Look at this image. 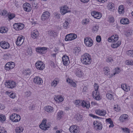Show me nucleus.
I'll return each instance as SVG.
<instances>
[{"label": "nucleus", "mask_w": 133, "mask_h": 133, "mask_svg": "<svg viewBox=\"0 0 133 133\" xmlns=\"http://www.w3.org/2000/svg\"><path fill=\"white\" fill-rule=\"evenodd\" d=\"M109 21L110 22H113L114 21V18L112 16H110L109 17Z\"/></svg>", "instance_id": "54"}, {"label": "nucleus", "mask_w": 133, "mask_h": 133, "mask_svg": "<svg viewBox=\"0 0 133 133\" xmlns=\"http://www.w3.org/2000/svg\"><path fill=\"white\" fill-rule=\"evenodd\" d=\"M55 100L57 102H61L64 100V99L61 95H58L54 98Z\"/></svg>", "instance_id": "26"}, {"label": "nucleus", "mask_w": 133, "mask_h": 133, "mask_svg": "<svg viewBox=\"0 0 133 133\" xmlns=\"http://www.w3.org/2000/svg\"><path fill=\"white\" fill-rule=\"evenodd\" d=\"M101 38L100 36L98 35L96 37V41L98 42H100L101 40Z\"/></svg>", "instance_id": "56"}, {"label": "nucleus", "mask_w": 133, "mask_h": 133, "mask_svg": "<svg viewBox=\"0 0 133 133\" xmlns=\"http://www.w3.org/2000/svg\"><path fill=\"white\" fill-rule=\"evenodd\" d=\"M107 7L108 9L110 11H113L115 9V5L112 2L109 3Z\"/></svg>", "instance_id": "25"}, {"label": "nucleus", "mask_w": 133, "mask_h": 133, "mask_svg": "<svg viewBox=\"0 0 133 133\" xmlns=\"http://www.w3.org/2000/svg\"><path fill=\"white\" fill-rule=\"evenodd\" d=\"M69 129L71 133H78L79 132L78 127L75 125L71 126Z\"/></svg>", "instance_id": "5"}, {"label": "nucleus", "mask_w": 133, "mask_h": 133, "mask_svg": "<svg viewBox=\"0 0 133 133\" xmlns=\"http://www.w3.org/2000/svg\"><path fill=\"white\" fill-rule=\"evenodd\" d=\"M23 129L22 127H19L16 128L15 130V131L17 133H19L23 131Z\"/></svg>", "instance_id": "38"}, {"label": "nucleus", "mask_w": 133, "mask_h": 133, "mask_svg": "<svg viewBox=\"0 0 133 133\" xmlns=\"http://www.w3.org/2000/svg\"><path fill=\"white\" fill-rule=\"evenodd\" d=\"M115 72L117 74H118L120 72L119 68H116L115 69Z\"/></svg>", "instance_id": "64"}, {"label": "nucleus", "mask_w": 133, "mask_h": 133, "mask_svg": "<svg viewBox=\"0 0 133 133\" xmlns=\"http://www.w3.org/2000/svg\"><path fill=\"white\" fill-rule=\"evenodd\" d=\"M10 119L14 122H17L19 121L21 119L19 115L16 114H14L10 115Z\"/></svg>", "instance_id": "3"}, {"label": "nucleus", "mask_w": 133, "mask_h": 133, "mask_svg": "<svg viewBox=\"0 0 133 133\" xmlns=\"http://www.w3.org/2000/svg\"><path fill=\"white\" fill-rule=\"evenodd\" d=\"M112 40L114 42H116L118 40V35H116L115 36H112Z\"/></svg>", "instance_id": "40"}, {"label": "nucleus", "mask_w": 133, "mask_h": 133, "mask_svg": "<svg viewBox=\"0 0 133 133\" xmlns=\"http://www.w3.org/2000/svg\"><path fill=\"white\" fill-rule=\"evenodd\" d=\"M103 70L104 71V73L105 75H108L109 74L110 70L108 67H105L104 68Z\"/></svg>", "instance_id": "35"}, {"label": "nucleus", "mask_w": 133, "mask_h": 133, "mask_svg": "<svg viewBox=\"0 0 133 133\" xmlns=\"http://www.w3.org/2000/svg\"><path fill=\"white\" fill-rule=\"evenodd\" d=\"M6 119L5 116L3 114H0V120L2 122H3Z\"/></svg>", "instance_id": "41"}, {"label": "nucleus", "mask_w": 133, "mask_h": 133, "mask_svg": "<svg viewBox=\"0 0 133 133\" xmlns=\"http://www.w3.org/2000/svg\"><path fill=\"white\" fill-rule=\"evenodd\" d=\"M34 81L36 84L38 85L41 84L43 82L42 79L38 76H36L34 78Z\"/></svg>", "instance_id": "17"}, {"label": "nucleus", "mask_w": 133, "mask_h": 133, "mask_svg": "<svg viewBox=\"0 0 133 133\" xmlns=\"http://www.w3.org/2000/svg\"><path fill=\"white\" fill-rule=\"evenodd\" d=\"M8 31V29L4 27H0V32L2 33H5Z\"/></svg>", "instance_id": "37"}, {"label": "nucleus", "mask_w": 133, "mask_h": 133, "mask_svg": "<svg viewBox=\"0 0 133 133\" xmlns=\"http://www.w3.org/2000/svg\"><path fill=\"white\" fill-rule=\"evenodd\" d=\"M65 41H71L70 36V34L67 35L65 36Z\"/></svg>", "instance_id": "50"}, {"label": "nucleus", "mask_w": 133, "mask_h": 133, "mask_svg": "<svg viewBox=\"0 0 133 133\" xmlns=\"http://www.w3.org/2000/svg\"><path fill=\"white\" fill-rule=\"evenodd\" d=\"M7 11L5 10H3L2 13H1V15L3 16H4L5 15H7Z\"/></svg>", "instance_id": "61"}, {"label": "nucleus", "mask_w": 133, "mask_h": 133, "mask_svg": "<svg viewBox=\"0 0 133 133\" xmlns=\"http://www.w3.org/2000/svg\"><path fill=\"white\" fill-rule=\"evenodd\" d=\"M31 92L30 91H28L25 92V96L26 97H28L30 96Z\"/></svg>", "instance_id": "53"}, {"label": "nucleus", "mask_w": 133, "mask_h": 133, "mask_svg": "<svg viewBox=\"0 0 133 133\" xmlns=\"http://www.w3.org/2000/svg\"><path fill=\"white\" fill-rule=\"evenodd\" d=\"M107 97L109 99L111 100L114 99V96L111 94L107 92Z\"/></svg>", "instance_id": "33"}, {"label": "nucleus", "mask_w": 133, "mask_h": 133, "mask_svg": "<svg viewBox=\"0 0 133 133\" xmlns=\"http://www.w3.org/2000/svg\"><path fill=\"white\" fill-rule=\"evenodd\" d=\"M6 92L11 98L14 99L16 97L15 95L16 94L15 93H11V92H9L8 91H7Z\"/></svg>", "instance_id": "32"}, {"label": "nucleus", "mask_w": 133, "mask_h": 133, "mask_svg": "<svg viewBox=\"0 0 133 133\" xmlns=\"http://www.w3.org/2000/svg\"><path fill=\"white\" fill-rule=\"evenodd\" d=\"M79 103L78 105L81 106L84 108L86 107L87 108H88L90 106L89 103L88 101L80 100Z\"/></svg>", "instance_id": "7"}, {"label": "nucleus", "mask_w": 133, "mask_h": 133, "mask_svg": "<svg viewBox=\"0 0 133 133\" xmlns=\"http://www.w3.org/2000/svg\"><path fill=\"white\" fill-rule=\"evenodd\" d=\"M38 35V32L37 30H34L32 32L31 37L32 38L35 39L37 38Z\"/></svg>", "instance_id": "24"}, {"label": "nucleus", "mask_w": 133, "mask_h": 133, "mask_svg": "<svg viewBox=\"0 0 133 133\" xmlns=\"http://www.w3.org/2000/svg\"><path fill=\"white\" fill-rule=\"evenodd\" d=\"M49 13L46 11L43 12L41 16V19L42 21H44L48 19L50 16Z\"/></svg>", "instance_id": "8"}, {"label": "nucleus", "mask_w": 133, "mask_h": 133, "mask_svg": "<svg viewBox=\"0 0 133 133\" xmlns=\"http://www.w3.org/2000/svg\"><path fill=\"white\" fill-rule=\"evenodd\" d=\"M8 17L9 19L11 20L15 17V15L14 14H8Z\"/></svg>", "instance_id": "48"}, {"label": "nucleus", "mask_w": 133, "mask_h": 133, "mask_svg": "<svg viewBox=\"0 0 133 133\" xmlns=\"http://www.w3.org/2000/svg\"><path fill=\"white\" fill-rule=\"evenodd\" d=\"M15 66L14 62H9L7 63L5 65V69L6 70H9L13 69Z\"/></svg>", "instance_id": "9"}, {"label": "nucleus", "mask_w": 133, "mask_h": 133, "mask_svg": "<svg viewBox=\"0 0 133 133\" xmlns=\"http://www.w3.org/2000/svg\"><path fill=\"white\" fill-rule=\"evenodd\" d=\"M70 36L71 38V40L74 39L77 37L76 35L74 34H70Z\"/></svg>", "instance_id": "45"}, {"label": "nucleus", "mask_w": 133, "mask_h": 133, "mask_svg": "<svg viewBox=\"0 0 133 133\" xmlns=\"http://www.w3.org/2000/svg\"><path fill=\"white\" fill-rule=\"evenodd\" d=\"M57 84V81L55 80H54L51 84V86H54L55 87Z\"/></svg>", "instance_id": "49"}, {"label": "nucleus", "mask_w": 133, "mask_h": 133, "mask_svg": "<svg viewBox=\"0 0 133 133\" xmlns=\"http://www.w3.org/2000/svg\"><path fill=\"white\" fill-rule=\"evenodd\" d=\"M92 95L93 98L97 100L100 99L99 93L98 91H93L92 93Z\"/></svg>", "instance_id": "20"}, {"label": "nucleus", "mask_w": 133, "mask_h": 133, "mask_svg": "<svg viewBox=\"0 0 133 133\" xmlns=\"http://www.w3.org/2000/svg\"><path fill=\"white\" fill-rule=\"evenodd\" d=\"M31 71L29 69L25 70L24 71V74L26 76H29L31 74Z\"/></svg>", "instance_id": "34"}, {"label": "nucleus", "mask_w": 133, "mask_h": 133, "mask_svg": "<svg viewBox=\"0 0 133 133\" xmlns=\"http://www.w3.org/2000/svg\"><path fill=\"white\" fill-rule=\"evenodd\" d=\"M99 28V26L97 25H95L93 27L92 30L93 32H96L98 30Z\"/></svg>", "instance_id": "43"}, {"label": "nucleus", "mask_w": 133, "mask_h": 133, "mask_svg": "<svg viewBox=\"0 0 133 133\" xmlns=\"http://www.w3.org/2000/svg\"><path fill=\"white\" fill-rule=\"evenodd\" d=\"M5 85L6 86L7 88H13L15 87L16 86L15 83L13 81L6 82Z\"/></svg>", "instance_id": "19"}, {"label": "nucleus", "mask_w": 133, "mask_h": 133, "mask_svg": "<svg viewBox=\"0 0 133 133\" xmlns=\"http://www.w3.org/2000/svg\"><path fill=\"white\" fill-rule=\"evenodd\" d=\"M69 23L67 21H65V22L63 23V27L65 29H66L68 28Z\"/></svg>", "instance_id": "44"}, {"label": "nucleus", "mask_w": 133, "mask_h": 133, "mask_svg": "<svg viewBox=\"0 0 133 133\" xmlns=\"http://www.w3.org/2000/svg\"><path fill=\"white\" fill-rule=\"evenodd\" d=\"M62 61L64 65L66 66L68 65L69 62V57L66 55L63 56L62 57Z\"/></svg>", "instance_id": "21"}, {"label": "nucleus", "mask_w": 133, "mask_h": 133, "mask_svg": "<svg viewBox=\"0 0 133 133\" xmlns=\"http://www.w3.org/2000/svg\"><path fill=\"white\" fill-rule=\"evenodd\" d=\"M128 117L129 116L127 114H123L120 116L119 120L121 122H125L128 120Z\"/></svg>", "instance_id": "10"}, {"label": "nucleus", "mask_w": 133, "mask_h": 133, "mask_svg": "<svg viewBox=\"0 0 133 133\" xmlns=\"http://www.w3.org/2000/svg\"><path fill=\"white\" fill-rule=\"evenodd\" d=\"M92 117L93 118H96V119H101V118L99 117H98V116H97L96 115H92Z\"/></svg>", "instance_id": "63"}, {"label": "nucleus", "mask_w": 133, "mask_h": 133, "mask_svg": "<svg viewBox=\"0 0 133 133\" xmlns=\"http://www.w3.org/2000/svg\"><path fill=\"white\" fill-rule=\"evenodd\" d=\"M32 6L33 8H34V9H37L38 7L37 5V3L35 2L32 3Z\"/></svg>", "instance_id": "57"}, {"label": "nucleus", "mask_w": 133, "mask_h": 133, "mask_svg": "<svg viewBox=\"0 0 133 133\" xmlns=\"http://www.w3.org/2000/svg\"><path fill=\"white\" fill-rule=\"evenodd\" d=\"M100 113L99 114L100 116H104L106 113V112L104 110L103 111L101 110Z\"/></svg>", "instance_id": "62"}, {"label": "nucleus", "mask_w": 133, "mask_h": 133, "mask_svg": "<svg viewBox=\"0 0 133 133\" xmlns=\"http://www.w3.org/2000/svg\"><path fill=\"white\" fill-rule=\"evenodd\" d=\"M60 12L62 15H64L66 13L70 12L71 11L69 10V7L66 5L62 6L60 8Z\"/></svg>", "instance_id": "6"}, {"label": "nucleus", "mask_w": 133, "mask_h": 133, "mask_svg": "<svg viewBox=\"0 0 133 133\" xmlns=\"http://www.w3.org/2000/svg\"><path fill=\"white\" fill-rule=\"evenodd\" d=\"M81 51L80 47H76L74 49V52L76 54H78Z\"/></svg>", "instance_id": "39"}, {"label": "nucleus", "mask_w": 133, "mask_h": 133, "mask_svg": "<svg viewBox=\"0 0 133 133\" xmlns=\"http://www.w3.org/2000/svg\"><path fill=\"white\" fill-rule=\"evenodd\" d=\"M35 65L37 68L40 70H42L44 68V64L41 61L37 62L36 63Z\"/></svg>", "instance_id": "12"}, {"label": "nucleus", "mask_w": 133, "mask_h": 133, "mask_svg": "<svg viewBox=\"0 0 133 133\" xmlns=\"http://www.w3.org/2000/svg\"><path fill=\"white\" fill-rule=\"evenodd\" d=\"M47 50V48L45 47H38L36 49V51L37 52L42 54L45 53Z\"/></svg>", "instance_id": "16"}, {"label": "nucleus", "mask_w": 133, "mask_h": 133, "mask_svg": "<svg viewBox=\"0 0 133 133\" xmlns=\"http://www.w3.org/2000/svg\"><path fill=\"white\" fill-rule=\"evenodd\" d=\"M45 111L48 112H52L54 111L53 108L51 106H46L45 107Z\"/></svg>", "instance_id": "27"}, {"label": "nucleus", "mask_w": 133, "mask_h": 133, "mask_svg": "<svg viewBox=\"0 0 133 133\" xmlns=\"http://www.w3.org/2000/svg\"><path fill=\"white\" fill-rule=\"evenodd\" d=\"M132 34V32L131 31H128L125 32V35L127 36L128 37L130 35Z\"/></svg>", "instance_id": "55"}, {"label": "nucleus", "mask_w": 133, "mask_h": 133, "mask_svg": "<svg viewBox=\"0 0 133 133\" xmlns=\"http://www.w3.org/2000/svg\"><path fill=\"white\" fill-rule=\"evenodd\" d=\"M74 70L75 75L77 76L80 77L83 76V73L79 68H76Z\"/></svg>", "instance_id": "13"}, {"label": "nucleus", "mask_w": 133, "mask_h": 133, "mask_svg": "<svg viewBox=\"0 0 133 133\" xmlns=\"http://www.w3.org/2000/svg\"><path fill=\"white\" fill-rule=\"evenodd\" d=\"M111 45V46L114 48H115L118 47L121 43V41H118L117 43L114 42Z\"/></svg>", "instance_id": "28"}, {"label": "nucleus", "mask_w": 133, "mask_h": 133, "mask_svg": "<svg viewBox=\"0 0 133 133\" xmlns=\"http://www.w3.org/2000/svg\"><path fill=\"white\" fill-rule=\"evenodd\" d=\"M47 120L46 119H43L41 123L39 125L40 128L44 130H46L49 128L50 125L48 124H46Z\"/></svg>", "instance_id": "2"}, {"label": "nucleus", "mask_w": 133, "mask_h": 133, "mask_svg": "<svg viewBox=\"0 0 133 133\" xmlns=\"http://www.w3.org/2000/svg\"><path fill=\"white\" fill-rule=\"evenodd\" d=\"M23 37H18L16 42V44L17 45L21 46L24 42V39Z\"/></svg>", "instance_id": "22"}, {"label": "nucleus", "mask_w": 133, "mask_h": 133, "mask_svg": "<svg viewBox=\"0 0 133 133\" xmlns=\"http://www.w3.org/2000/svg\"><path fill=\"white\" fill-rule=\"evenodd\" d=\"M23 8L24 10L27 12H29L31 10V5L29 3H26L23 4Z\"/></svg>", "instance_id": "18"}, {"label": "nucleus", "mask_w": 133, "mask_h": 133, "mask_svg": "<svg viewBox=\"0 0 133 133\" xmlns=\"http://www.w3.org/2000/svg\"><path fill=\"white\" fill-rule=\"evenodd\" d=\"M118 11L120 14L123 13L124 12V8L123 5H121L119 6L118 8Z\"/></svg>", "instance_id": "30"}, {"label": "nucleus", "mask_w": 133, "mask_h": 133, "mask_svg": "<svg viewBox=\"0 0 133 133\" xmlns=\"http://www.w3.org/2000/svg\"><path fill=\"white\" fill-rule=\"evenodd\" d=\"M91 39L88 37L85 38L84 39V42L85 45L88 46L90 47L91 46Z\"/></svg>", "instance_id": "23"}, {"label": "nucleus", "mask_w": 133, "mask_h": 133, "mask_svg": "<svg viewBox=\"0 0 133 133\" xmlns=\"http://www.w3.org/2000/svg\"><path fill=\"white\" fill-rule=\"evenodd\" d=\"M63 112L62 111H60L59 112H58L57 114V117L58 118L60 119L63 115Z\"/></svg>", "instance_id": "46"}, {"label": "nucleus", "mask_w": 133, "mask_h": 133, "mask_svg": "<svg viewBox=\"0 0 133 133\" xmlns=\"http://www.w3.org/2000/svg\"><path fill=\"white\" fill-rule=\"evenodd\" d=\"M0 45L1 47L4 49L9 48L10 46V44L7 42L5 41H2L0 43Z\"/></svg>", "instance_id": "11"}, {"label": "nucleus", "mask_w": 133, "mask_h": 133, "mask_svg": "<svg viewBox=\"0 0 133 133\" xmlns=\"http://www.w3.org/2000/svg\"><path fill=\"white\" fill-rule=\"evenodd\" d=\"M82 117V115L79 114L76 115L75 116L76 119L78 121L81 120Z\"/></svg>", "instance_id": "42"}, {"label": "nucleus", "mask_w": 133, "mask_h": 133, "mask_svg": "<svg viewBox=\"0 0 133 133\" xmlns=\"http://www.w3.org/2000/svg\"><path fill=\"white\" fill-rule=\"evenodd\" d=\"M48 34L50 37H54L56 35V33L54 31L49 30L48 31Z\"/></svg>", "instance_id": "36"}, {"label": "nucleus", "mask_w": 133, "mask_h": 133, "mask_svg": "<svg viewBox=\"0 0 133 133\" xmlns=\"http://www.w3.org/2000/svg\"><path fill=\"white\" fill-rule=\"evenodd\" d=\"M92 14H92V16L97 19H99L102 17L101 13L95 11H92Z\"/></svg>", "instance_id": "14"}, {"label": "nucleus", "mask_w": 133, "mask_h": 133, "mask_svg": "<svg viewBox=\"0 0 133 133\" xmlns=\"http://www.w3.org/2000/svg\"><path fill=\"white\" fill-rule=\"evenodd\" d=\"M126 64L127 65H133V61L132 60H127L126 62Z\"/></svg>", "instance_id": "52"}, {"label": "nucleus", "mask_w": 133, "mask_h": 133, "mask_svg": "<svg viewBox=\"0 0 133 133\" xmlns=\"http://www.w3.org/2000/svg\"><path fill=\"white\" fill-rule=\"evenodd\" d=\"M122 129L123 131L126 133H129L130 132V130L128 128H122Z\"/></svg>", "instance_id": "58"}, {"label": "nucleus", "mask_w": 133, "mask_h": 133, "mask_svg": "<svg viewBox=\"0 0 133 133\" xmlns=\"http://www.w3.org/2000/svg\"><path fill=\"white\" fill-rule=\"evenodd\" d=\"M94 87L95 89V91H98L99 86L98 85V84L95 83L94 85Z\"/></svg>", "instance_id": "51"}, {"label": "nucleus", "mask_w": 133, "mask_h": 133, "mask_svg": "<svg viewBox=\"0 0 133 133\" xmlns=\"http://www.w3.org/2000/svg\"><path fill=\"white\" fill-rule=\"evenodd\" d=\"M94 128L97 130H101L102 128V123L97 121H94L93 123Z\"/></svg>", "instance_id": "4"}, {"label": "nucleus", "mask_w": 133, "mask_h": 133, "mask_svg": "<svg viewBox=\"0 0 133 133\" xmlns=\"http://www.w3.org/2000/svg\"><path fill=\"white\" fill-rule=\"evenodd\" d=\"M89 22V19H83L82 21V22L84 24H87Z\"/></svg>", "instance_id": "59"}, {"label": "nucleus", "mask_w": 133, "mask_h": 133, "mask_svg": "<svg viewBox=\"0 0 133 133\" xmlns=\"http://www.w3.org/2000/svg\"><path fill=\"white\" fill-rule=\"evenodd\" d=\"M121 88L124 90L125 91H128L130 90L129 87L127 86L125 84H123L121 85Z\"/></svg>", "instance_id": "29"}, {"label": "nucleus", "mask_w": 133, "mask_h": 133, "mask_svg": "<svg viewBox=\"0 0 133 133\" xmlns=\"http://www.w3.org/2000/svg\"><path fill=\"white\" fill-rule=\"evenodd\" d=\"M127 55L130 57H133V50H129L127 52Z\"/></svg>", "instance_id": "47"}, {"label": "nucleus", "mask_w": 133, "mask_h": 133, "mask_svg": "<svg viewBox=\"0 0 133 133\" xmlns=\"http://www.w3.org/2000/svg\"><path fill=\"white\" fill-rule=\"evenodd\" d=\"M106 121L110 124H112L113 123V122L111 120V119L110 118L106 119Z\"/></svg>", "instance_id": "60"}, {"label": "nucleus", "mask_w": 133, "mask_h": 133, "mask_svg": "<svg viewBox=\"0 0 133 133\" xmlns=\"http://www.w3.org/2000/svg\"><path fill=\"white\" fill-rule=\"evenodd\" d=\"M81 61L83 63L85 64H90L91 62V56L87 53H85L81 57Z\"/></svg>", "instance_id": "1"}, {"label": "nucleus", "mask_w": 133, "mask_h": 133, "mask_svg": "<svg viewBox=\"0 0 133 133\" xmlns=\"http://www.w3.org/2000/svg\"><path fill=\"white\" fill-rule=\"evenodd\" d=\"M120 22L121 23L123 24H126L129 23L128 20L127 18H123L121 20Z\"/></svg>", "instance_id": "31"}, {"label": "nucleus", "mask_w": 133, "mask_h": 133, "mask_svg": "<svg viewBox=\"0 0 133 133\" xmlns=\"http://www.w3.org/2000/svg\"><path fill=\"white\" fill-rule=\"evenodd\" d=\"M24 26V25L23 24L21 23H15L13 25V28L17 30H19L22 29Z\"/></svg>", "instance_id": "15"}]
</instances>
